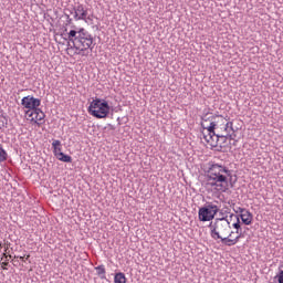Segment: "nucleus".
Here are the masks:
<instances>
[{
	"label": "nucleus",
	"instance_id": "f257e3e1",
	"mask_svg": "<svg viewBox=\"0 0 283 283\" xmlns=\"http://www.w3.org/2000/svg\"><path fill=\"white\" fill-rule=\"evenodd\" d=\"M66 41L72 45L70 50H75L80 56H88L90 50H94V36L84 28L72 25L70 30L65 29Z\"/></svg>",
	"mask_w": 283,
	"mask_h": 283
},
{
	"label": "nucleus",
	"instance_id": "f03ea898",
	"mask_svg": "<svg viewBox=\"0 0 283 283\" xmlns=\"http://www.w3.org/2000/svg\"><path fill=\"white\" fill-rule=\"evenodd\" d=\"M207 178L208 185L217 191L224 192L229 187L235 185V179L233 180V170L220 164H209Z\"/></svg>",
	"mask_w": 283,
	"mask_h": 283
},
{
	"label": "nucleus",
	"instance_id": "7ed1b4c3",
	"mask_svg": "<svg viewBox=\"0 0 283 283\" xmlns=\"http://www.w3.org/2000/svg\"><path fill=\"white\" fill-rule=\"evenodd\" d=\"M208 227L210 229V238L216 241L227 235L231 237L235 233L231 231V221L229 220V217L217 218L214 219V222H210Z\"/></svg>",
	"mask_w": 283,
	"mask_h": 283
},
{
	"label": "nucleus",
	"instance_id": "20e7f679",
	"mask_svg": "<svg viewBox=\"0 0 283 283\" xmlns=\"http://www.w3.org/2000/svg\"><path fill=\"white\" fill-rule=\"evenodd\" d=\"M202 129L203 139L210 147H218L220 138H224L223 135H220V125H218V122L210 123L209 125L202 124Z\"/></svg>",
	"mask_w": 283,
	"mask_h": 283
},
{
	"label": "nucleus",
	"instance_id": "39448f33",
	"mask_svg": "<svg viewBox=\"0 0 283 283\" xmlns=\"http://www.w3.org/2000/svg\"><path fill=\"white\" fill-rule=\"evenodd\" d=\"M88 114L94 118H107L109 115V104L105 99L95 98L90 103Z\"/></svg>",
	"mask_w": 283,
	"mask_h": 283
},
{
	"label": "nucleus",
	"instance_id": "423d86ee",
	"mask_svg": "<svg viewBox=\"0 0 283 283\" xmlns=\"http://www.w3.org/2000/svg\"><path fill=\"white\" fill-rule=\"evenodd\" d=\"M22 105L25 112V118L31 125L36 124V98L34 97H24L22 98Z\"/></svg>",
	"mask_w": 283,
	"mask_h": 283
},
{
	"label": "nucleus",
	"instance_id": "0eeeda50",
	"mask_svg": "<svg viewBox=\"0 0 283 283\" xmlns=\"http://www.w3.org/2000/svg\"><path fill=\"white\" fill-rule=\"evenodd\" d=\"M220 211V208L213 203H206L199 208L198 218L200 222H211Z\"/></svg>",
	"mask_w": 283,
	"mask_h": 283
},
{
	"label": "nucleus",
	"instance_id": "6e6552de",
	"mask_svg": "<svg viewBox=\"0 0 283 283\" xmlns=\"http://www.w3.org/2000/svg\"><path fill=\"white\" fill-rule=\"evenodd\" d=\"M0 253H2V258L0 259V266L3 269V271H8V264H10L12 255H10V248L6 242H0Z\"/></svg>",
	"mask_w": 283,
	"mask_h": 283
},
{
	"label": "nucleus",
	"instance_id": "1a4fd4ad",
	"mask_svg": "<svg viewBox=\"0 0 283 283\" xmlns=\"http://www.w3.org/2000/svg\"><path fill=\"white\" fill-rule=\"evenodd\" d=\"M201 120H202L201 127L202 125H207V123H217V125L224 124V117H222V115H213L207 111H203Z\"/></svg>",
	"mask_w": 283,
	"mask_h": 283
},
{
	"label": "nucleus",
	"instance_id": "9d476101",
	"mask_svg": "<svg viewBox=\"0 0 283 283\" xmlns=\"http://www.w3.org/2000/svg\"><path fill=\"white\" fill-rule=\"evenodd\" d=\"M219 129H224V133H221L220 132V135L221 136H224L223 138L222 137H219V146L222 147V145H224V143H227V140H229V129L231 132H235L233 129V122H228V123H223V124H220L219 125Z\"/></svg>",
	"mask_w": 283,
	"mask_h": 283
},
{
	"label": "nucleus",
	"instance_id": "9b49d317",
	"mask_svg": "<svg viewBox=\"0 0 283 283\" xmlns=\"http://www.w3.org/2000/svg\"><path fill=\"white\" fill-rule=\"evenodd\" d=\"M74 19L75 21H85L87 23V20L90 21V17H87V9L83 4H77L74 8Z\"/></svg>",
	"mask_w": 283,
	"mask_h": 283
},
{
	"label": "nucleus",
	"instance_id": "f8f14e48",
	"mask_svg": "<svg viewBox=\"0 0 283 283\" xmlns=\"http://www.w3.org/2000/svg\"><path fill=\"white\" fill-rule=\"evenodd\" d=\"M36 120H38L36 132H39L40 134L41 132H45V113L39 108H36Z\"/></svg>",
	"mask_w": 283,
	"mask_h": 283
},
{
	"label": "nucleus",
	"instance_id": "ddd939ff",
	"mask_svg": "<svg viewBox=\"0 0 283 283\" xmlns=\"http://www.w3.org/2000/svg\"><path fill=\"white\" fill-rule=\"evenodd\" d=\"M31 262L30 254L23 256L18 255L12 259L13 266H28Z\"/></svg>",
	"mask_w": 283,
	"mask_h": 283
},
{
	"label": "nucleus",
	"instance_id": "4468645a",
	"mask_svg": "<svg viewBox=\"0 0 283 283\" xmlns=\"http://www.w3.org/2000/svg\"><path fill=\"white\" fill-rule=\"evenodd\" d=\"M231 237H229V234H227L226 237H221L220 242L221 244H223L224 247H235V244H238V242H240V235H237L234 239H231Z\"/></svg>",
	"mask_w": 283,
	"mask_h": 283
},
{
	"label": "nucleus",
	"instance_id": "2eb2a0df",
	"mask_svg": "<svg viewBox=\"0 0 283 283\" xmlns=\"http://www.w3.org/2000/svg\"><path fill=\"white\" fill-rule=\"evenodd\" d=\"M240 218L242 223L245 224L247 227H249L250 224H253V213H251V211L245 210L244 213L239 214V220Z\"/></svg>",
	"mask_w": 283,
	"mask_h": 283
},
{
	"label": "nucleus",
	"instance_id": "dca6fc26",
	"mask_svg": "<svg viewBox=\"0 0 283 283\" xmlns=\"http://www.w3.org/2000/svg\"><path fill=\"white\" fill-rule=\"evenodd\" d=\"M229 218H230V220L235 218L237 221L232 224V227H233V229H235V233H239L240 240H241L243 238V235H242V226L240 224V216H235V214L231 213L229 216Z\"/></svg>",
	"mask_w": 283,
	"mask_h": 283
},
{
	"label": "nucleus",
	"instance_id": "f3484780",
	"mask_svg": "<svg viewBox=\"0 0 283 283\" xmlns=\"http://www.w3.org/2000/svg\"><path fill=\"white\" fill-rule=\"evenodd\" d=\"M51 145H52V149H53V155L55 157H57L59 154H63V145L61 144V140L53 139Z\"/></svg>",
	"mask_w": 283,
	"mask_h": 283
},
{
	"label": "nucleus",
	"instance_id": "a211bd4d",
	"mask_svg": "<svg viewBox=\"0 0 283 283\" xmlns=\"http://www.w3.org/2000/svg\"><path fill=\"white\" fill-rule=\"evenodd\" d=\"M95 271L101 280H107V276H106L107 272L105 270V265L102 264V265L96 266Z\"/></svg>",
	"mask_w": 283,
	"mask_h": 283
},
{
	"label": "nucleus",
	"instance_id": "6ab92c4d",
	"mask_svg": "<svg viewBox=\"0 0 283 283\" xmlns=\"http://www.w3.org/2000/svg\"><path fill=\"white\" fill-rule=\"evenodd\" d=\"M115 283H127V277L125 276V273L118 272L114 276Z\"/></svg>",
	"mask_w": 283,
	"mask_h": 283
},
{
	"label": "nucleus",
	"instance_id": "aec40b11",
	"mask_svg": "<svg viewBox=\"0 0 283 283\" xmlns=\"http://www.w3.org/2000/svg\"><path fill=\"white\" fill-rule=\"evenodd\" d=\"M55 158L61 163H72V156L65 155L64 153H60Z\"/></svg>",
	"mask_w": 283,
	"mask_h": 283
},
{
	"label": "nucleus",
	"instance_id": "412c9836",
	"mask_svg": "<svg viewBox=\"0 0 283 283\" xmlns=\"http://www.w3.org/2000/svg\"><path fill=\"white\" fill-rule=\"evenodd\" d=\"M8 160V153L3 149V146L0 144V163H6Z\"/></svg>",
	"mask_w": 283,
	"mask_h": 283
},
{
	"label": "nucleus",
	"instance_id": "4be33fe9",
	"mask_svg": "<svg viewBox=\"0 0 283 283\" xmlns=\"http://www.w3.org/2000/svg\"><path fill=\"white\" fill-rule=\"evenodd\" d=\"M8 125V118L3 115H0V129H3Z\"/></svg>",
	"mask_w": 283,
	"mask_h": 283
},
{
	"label": "nucleus",
	"instance_id": "5701e85b",
	"mask_svg": "<svg viewBox=\"0 0 283 283\" xmlns=\"http://www.w3.org/2000/svg\"><path fill=\"white\" fill-rule=\"evenodd\" d=\"M275 277L279 283H283V270H280Z\"/></svg>",
	"mask_w": 283,
	"mask_h": 283
},
{
	"label": "nucleus",
	"instance_id": "b1692460",
	"mask_svg": "<svg viewBox=\"0 0 283 283\" xmlns=\"http://www.w3.org/2000/svg\"><path fill=\"white\" fill-rule=\"evenodd\" d=\"M228 139L229 140H235V134H231V129H228Z\"/></svg>",
	"mask_w": 283,
	"mask_h": 283
},
{
	"label": "nucleus",
	"instance_id": "393cba45",
	"mask_svg": "<svg viewBox=\"0 0 283 283\" xmlns=\"http://www.w3.org/2000/svg\"><path fill=\"white\" fill-rule=\"evenodd\" d=\"M244 211H247V209H245V208H240V207H238V208L234 210V212H235V213H240V216H242V214L244 213Z\"/></svg>",
	"mask_w": 283,
	"mask_h": 283
},
{
	"label": "nucleus",
	"instance_id": "a878e982",
	"mask_svg": "<svg viewBox=\"0 0 283 283\" xmlns=\"http://www.w3.org/2000/svg\"><path fill=\"white\" fill-rule=\"evenodd\" d=\"M39 105H41V99H36V107H39Z\"/></svg>",
	"mask_w": 283,
	"mask_h": 283
},
{
	"label": "nucleus",
	"instance_id": "bb28decb",
	"mask_svg": "<svg viewBox=\"0 0 283 283\" xmlns=\"http://www.w3.org/2000/svg\"><path fill=\"white\" fill-rule=\"evenodd\" d=\"M219 132H220L221 134H227V133L224 132V129H221V128H219Z\"/></svg>",
	"mask_w": 283,
	"mask_h": 283
},
{
	"label": "nucleus",
	"instance_id": "cd10ccee",
	"mask_svg": "<svg viewBox=\"0 0 283 283\" xmlns=\"http://www.w3.org/2000/svg\"><path fill=\"white\" fill-rule=\"evenodd\" d=\"M71 22H72V19L69 20V23H71Z\"/></svg>",
	"mask_w": 283,
	"mask_h": 283
}]
</instances>
